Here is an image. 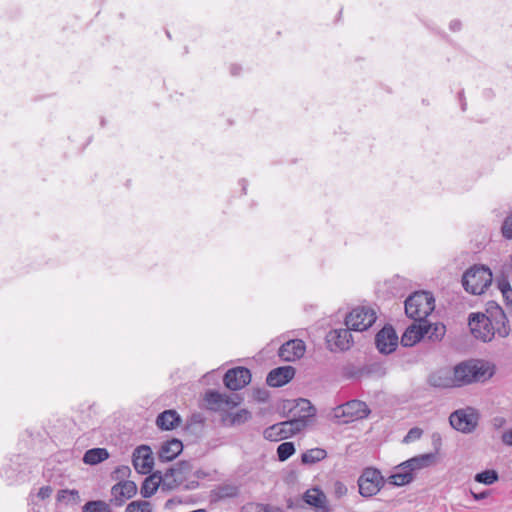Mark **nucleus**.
Wrapping results in <instances>:
<instances>
[{
	"label": "nucleus",
	"instance_id": "nucleus-1",
	"mask_svg": "<svg viewBox=\"0 0 512 512\" xmlns=\"http://www.w3.org/2000/svg\"><path fill=\"white\" fill-rule=\"evenodd\" d=\"M435 308V299L430 292L418 291L405 301V313L414 320L426 321Z\"/></svg>",
	"mask_w": 512,
	"mask_h": 512
},
{
	"label": "nucleus",
	"instance_id": "nucleus-2",
	"mask_svg": "<svg viewBox=\"0 0 512 512\" xmlns=\"http://www.w3.org/2000/svg\"><path fill=\"white\" fill-rule=\"evenodd\" d=\"M492 272L484 265H474L462 277L464 289L473 294L481 295L492 283Z\"/></svg>",
	"mask_w": 512,
	"mask_h": 512
},
{
	"label": "nucleus",
	"instance_id": "nucleus-3",
	"mask_svg": "<svg viewBox=\"0 0 512 512\" xmlns=\"http://www.w3.org/2000/svg\"><path fill=\"white\" fill-rule=\"evenodd\" d=\"M458 386H464L473 382L483 381L492 376L489 367L480 361L469 360L459 363L454 367Z\"/></svg>",
	"mask_w": 512,
	"mask_h": 512
},
{
	"label": "nucleus",
	"instance_id": "nucleus-4",
	"mask_svg": "<svg viewBox=\"0 0 512 512\" xmlns=\"http://www.w3.org/2000/svg\"><path fill=\"white\" fill-rule=\"evenodd\" d=\"M307 425L305 419L295 417L268 427L264 431V437L270 441H279L301 432Z\"/></svg>",
	"mask_w": 512,
	"mask_h": 512
},
{
	"label": "nucleus",
	"instance_id": "nucleus-5",
	"mask_svg": "<svg viewBox=\"0 0 512 512\" xmlns=\"http://www.w3.org/2000/svg\"><path fill=\"white\" fill-rule=\"evenodd\" d=\"M377 316L374 309L359 306L354 309L346 316V326L353 330L362 332L370 328L376 321Z\"/></svg>",
	"mask_w": 512,
	"mask_h": 512
},
{
	"label": "nucleus",
	"instance_id": "nucleus-6",
	"mask_svg": "<svg viewBox=\"0 0 512 512\" xmlns=\"http://www.w3.org/2000/svg\"><path fill=\"white\" fill-rule=\"evenodd\" d=\"M479 415L472 407L458 409L449 416L450 425L457 431L468 434L478 425Z\"/></svg>",
	"mask_w": 512,
	"mask_h": 512
},
{
	"label": "nucleus",
	"instance_id": "nucleus-7",
	"mask_svg": "<svg viewBox=\"0 0 512 512\" xmlns=\"http://www.w3.org/2000/svg\"><path fill=\"white\" fill-rule=\"evenodd\" d=\"M359 493L363 497L376 495L384 485V478L376 468H365L358 478Z\"/></svg>",
	"mask_w": 512,
	"mask_h": 512
},
{
	"label": "nucleus",
	"instance_id": "nucleus-8",
	"mask_svg": "<svg viewBox=\"0 0 512 512\" xmlns=\"http://www.w3.org/2000/svg\"><path fill=\"white\" fill-rule=\"evenodd\" d=\"M469 327L473 336L483 342L491 341L495 336L493 326L487 314H473L469 318Z\"/></svg>",
	"mask_w": 512,
	"mask_h": 512
},
{
	"label": "nucleus",
	"instance_id": "nucleus-9",
	"mask_svg": "<svg viewBox=\"0 0 512 512\" xmlns=\"http://www.w3.org/2000/svg\"><path fill=\"white\" fill-rule=\"evenodd\" d=\"M368 414V406L365 402L359 400L349 401L335 409V416L343 417L344 422H351L357 419H362L367 417Z\"/></svg>",
	"mask_w": 512,
	"mask_h": 512
},
{
	"label": "nucleus",
	"instance_id": "nucleus-10",
	"mask_svg": "<svg viewBox=\"0 0 512 512\" xmlns=\"http://www.w3.org/2000/svg\"><path fill=\"white\" fill-rule=\"evenodd\" d=\"M205 401L208 409L213 411H224L237 406L241 399L237 395H226L216 391L206 393Z\"/></svg>",
	"mask_w": 512,
	"mask_h": 512
},
{
	"label": "nucleus",
	"instance_id": "nucleus-11",
	"mask_svg": "<svg viewBox=\"0 0 512 512\" xmlns=\"http://www.w3.org/2000/svg\"><path fill=\"white\" fill-rule=\"evenodd\" d=\"M136 493L137 486L133 481H120L111 488L110 502L115 506H122L127 500L134 497Z\"/></svg>",
	"mask_w": 512,
	"mask_h": 512
},
{
	"label": "nucleus",
	"instance_id": "nucleus-12",
	"mask_svg": "<svg viewBox=\"0 0 512 512\" xmlns=\"http://www.w3.org/2000/svg\"><path fill=\"white\" fill-rule=\"evenodd\" d=\"M133 466L140 474H148L152 471L154 458L152 450L147 445L137 447L133 452Z\"/></svg>",
	"mask_w": 512,
	"mask_h": 512
},
{
	"label": "nucleus",
	"instance_id": "nucleus-13",
	"mask_svg": "<svg viewBox=\"0 0 512 512\" xmlns=\"http://www.w3.org/2000/svg\"><path fill=\"white\" fill-rule=\"evenodd\" d=\"M251 381V373L247 368L236 367L228 370L224 375L225 386L237 391L248 385Z\"/></svg>",
	"mask_w": 512,
	"mask_h": 512
},
{
	"label": "nucleus",
	"instance_id": "nucleus-14",
	"mask_svg": "<svg viewBox=\"0 0 512 512\" xmlns=\"http://www.w3.org/2000/svg\"><path fill=\"white\" fill-rule=\"evenodd\" d=\"M487 316L493 326L495 334L503 338L509 335L510 329L507 325V317L500 306L491 303L487 308Z\"/></svg>",
	"mask_w": 512,
	"mask_h": 512
},
{
	"label": "nucleus",
	"instance_id": "nucleus-15",
	"mask_svg": "<svg viewBox=\"0 0 512 512\" xmlns=\"http://www.w3.org/2000/svg\"><path fill=\"white\" fill-rule=\"evenodd\" d=\"M350 330L347 327V329L341 328L330 331L326 337L329 349L331 351L348 350L353 343Z\"/></svg>",
	"mask_w": 512,
	"mask_h": 512
},
{
	"label": "nucleus",
	"instance_id": "nucleus-16",
	"mask_svg": "<svg viewBox=\"0 0 512 512\" xmlns=\"http://www.w3.org/2000/svg\"><path fill=\"white\" fill-rule=\"evenodd\" d=\"M376 346L383 354L393 352L398 345V336L391 326H385L376 335Z\"/></svg>",
	"mask_w": 512,
	"mask_h": 512
},
{
	"label": "nucleus",
	"instance_id": "nucleus-17",
	"mask_svg": "<svg viewBox=\"0 0 512 512\" xmlns=\"http://www.w3.org/2000/svg\"><path fill=\"white\" fill-rule=\"evenodd\" d=\"M191 471L189 462H181L167 470L163 476V486L172 489L182 483L187 473Z\"/></svg>",
	"mask_w": 512,
	"mask_h": 512
},
{
	"label": "nucleus",
	"instance_id": "nucleus-18",
	"mask_svg": "<svg viewBox=\"0 0 512 512\" xmlns=\"http://www.w3.org/2000/svg\"><path fill=\"white\" fill-rule=\"evenodd\" d=\"M306 347L302 340L295 339L284 343L279 349V357L287 362L300 359L305 353Z\"/></svg>",
	"mask_w": 512,
	"mask_h": 512
},
{
	"label": "nucleus",
	"instance_id": "nucleus-19",
	"mask_svg": "<svg viewBox=\"0 0 512 512\" xmlns=\"http://www.w3.org/2000/svg\"><path fill=\"white\" fill-rule=\"evenodd\" d=\"M295 374L292 366H283L273 369L269 372L266 382L271 387H281L288 383Z\"/></svg>",
	"mask_w": 512,
	"mask_h": 512
},
{
	"label": "nucleus",
	"instance_id": "nucleus-20",
	"mask_svg": "<svg viewBox=\"0 0 512 512\" xmlns=\"http://www.w3.org/2000/svg\"><path fill=\"white\" fill-rule=\"evenodd\" d=\"M425 321L415 320L402 335L401 342L404 346H413L424 339L427 333Z\"/></svg>",
	"mask_w": 512,
	"mask_h": 512
},
{
	"label": "nucleus",
	"instance_id": "nucleus-21",
	"mask_svg": "<svg viewBox=\"0 0 512 512\" xmlns=\"http://www.w3.org/2000/svg\"><path fill=\"white\" fill-rule=\"evenodd\" d=\"M303 500L318 511L331 512L325 493L318 488L308 489L303 495Z\"/></svg>",
	"mask_w": 512,
	"mask_h": 512
},
{
	"label": "nucleus",
	"instance_id": "nucleus-22",
	"mask_svg": "<svg viewBox=\"0 0 512 512\" xmlns=\"http://www.w3.org/2000/svg\"><path fill=\"white\" fill-rule=\"evenodd\" d=\"M429 382L432 386L439 388L459 387L458 382L456 381L454 368H445L433 373L429 377Z\"/></svg>",
	"mask_w": 512,
	"mask_h": 512
},
{
	"label": "nucleus",
	"instance_id": "nucleus-23",
	"mask_svg": "<svg viewBox=\"0 0 512 512\" xmlns=\"http://www.w3.org/2000/svg\"><path fill=\"white\" fill-rule=\"evenodd\" d=\"M183 450V444L180 440L173 438L161 444L158 451V457L162 462L174 460Z\"/></svg>",
	"mask_w": 512,
	"mask_h": 512
},
{
	"label": "nucleus",
	"instance_id": "nucleus-24",
	"mask_svg": "<svg viewBox=\"0 0 512 512\" xmlns=\"http://www.w3.org/2000/svg\"><path fill=\"white\" fill-rule=\"evenodd\" d=\"M414 478V474L401 463L395 467L393 474L389 477V483L395 486H404L412 482Z\"/></svg>",
	"mask_w": 512,
	"mask_h": 512
},
{
	"label": "nucleus",
	"instance_id": "nucleus-25",
	"mask_svg": "<svg viewBox=\"0 0 512 512\" xmlns=\"http://www.w3.org/2000/svg\"><path fill=\"white\" fill-rule=\"evenodd\" d=\"M180 421V416L175 410H166L158 415L156 424L162 430H172L179 425Z\"/></svg>",
	"mask_w": 512,
	"mask_h": 512
},
{
	"label": "nucleus",
	"instance_id": "nucleus-26",
	"mask_svg": "<svg viewBox=\"0 0 512 512\" xmlns=\"http://www.w3.org/2000/svg\"><path fill=\"white\" fill-rule=\"evenodd\" d=\"M433 460L434 455L429 453L415 456L403 462L402 464H404L410 470V472L415 475L417 471L430 466Z\"/></svg>",
	"mask_w": 512,
	"mask_h": 512
},
{
	"label": "nucleus",
	"instance_id": "nucleus-27",
	"mask_svg": "<svg viewBox=\"0 0 512 512\" xmlns=\"http://www.w3.org/2000/svg\"><path fill=\"white\" fill-rule=\"evenodd\" d=\"M163 485V476L154 473L150 476H148L140 489V493L144 498L151 497L158 489L159 485Z\"/></svg>",
	"mask_w": 512,
	"mask_h": 512
},
{
	"label": "nucleus",
	"instance_id": "nucleus-28",
	"mask_svg": "<svg viewBox=\"0 0 512 512\" xmlns=\"http://www.w3.org/2000/svg\"><path fill=\"white\" fill-rule=\"evenodd\" d=\"M109 453L105 448H93L85 452L83 462L89 465H96L108 459Z\"/></svg>",
	"mask_w": 512,
	"mask_h": 512
},
{
	"label": "nucleus",
	"instance_id": "nucleus-29",
	"mask_svg": "<svg viewBox=\"0 0 512 512\" xmlns=\"http://www.w3.org/2000/svg\"><path fill=\"white\" fill-rule=\"evenodd\" d=\"M251 418V413L246 409H241L235 413L227 414L223 418L225 424L235 426L246 423Z\"/></svg>",
	"mask_w": 512,
	"mask_h": 512
},
{
	"label": "nucleus",
	"instance_id": "nucleus-30",
	"mask_svg": "<svg viewBox=\"0 0 512 512\" xmlns=\"http://www.w3.org/2000/svg\"><path fill=\"white\" fill-rule=\"evenodd\" d=\"M295 408L299 413H302L298 416V418L305 419L307 423L310 421L312 417H314L316 413V409L311 405L310 401L307 399H299L296 403Z\"/></svg>",
	"mask_w": 512,
	"mask_h": 512
},
{
	"label": "nucleus",
	"instance_id": "nucleus-31",
	"mask_svg": "<svg viewBox=\"0 0 512 512\" xmlns=\"http://www.w3.org/2000/svg\"><path fill=\"white\" fill-rule=\"evenodd\" d=\"M327 452L322 448H313L302 454L301 460L304 464H314L326 458Z\"/></svg>",
	"mask_w": 512,
	"mask_h": 512
},
{
	"label": "nucleus",
	"instance_id": "nucleus-32",
	"mask_svg": "<svg viewBox=\"0 0 512 512\" xmlns=\"http://www.w3.org/2000/svg\"><path fill=\"white\" fill-rule=\"evenodd\" d=\"M425 330H427L425 338L432 341H438L442 339L445 334V326L442 324H431L427 320L425 321Z\"/></svg>",
	"mask_w": 512,
	"mask_h": 512
},
{
	"label": "nucleus",
	"instance_id": "nucleus-33",
	"mask_svg": "<svg viewBox=\"0 0 512 512\" xmlns=\"http://www.w3.org/2000/svg\"><path fill=\"white\" fill-rule=\"evenodd\" d=\"M498 478L499 476L497 471L491 469L477 473L474 477V480L481 484L492 485L498 480Z\"/></svg>",
	"mask_w": 512,
	"mask_h": 512
},
{
	"label": "nucleus",
	"instance_id": "nucleus-34",
	"mask_svg": "<svg viewBox=\"0 0 512 512\" xmlns=\"http://www.w3.org/2000/svg\"><path fill=\"white\" fill-rule=\"evenodd\" d=\"M82 510L83 512H112L110 505L102 500L89 501Z\"/></svg>",
	"mask_w": 512,
	"mask_h": 512
},
{
	"label": "nucleus",
	"instance_id": "nucleus-35",
	"mask_svg": "<svg viewBox=\"0 0 512 512\" xmlns=\"http://www.w3.org/2000/svg\"><path fill=\"white\" fill-rule=\"evenodd\" d=\"M124 512H153L152 504L145 500L130 502Z\"/></svg>",
	"mask_w": 512,
	"mask_h": 512
},
{
	"label": "nucleus",
	"instance_id": "nucleus-36",
	"mask_svg": "<svg viewBox=\"0 0 512 512\" xmlns=\"http://www.w3.org/2000/svg\"><path fill=\"white\" fill-rule=\"evenodd\" d=\"M295 452V447L292 442L281 443L277 448V455L280 461L287 460Z\"/></svg>",
	"mask_w": 512,
	"mask_h": 512
},
{
	"label": "nucleus",
	"instance_id": "nucleus-37",
	"mask_svg": "<svg viewBox=\"0 0 512 512\" xmlns=\"http://www.w3.org/2000/svg\"><path fill=\"white\" fill-rule=\"evenodd\" d=\"M59 499L77 502L80 496L77 490H61L59 492Z\"/></svg>",
	"mask_w": 512,
	"mask_h": 512
},
{
	"label": "nucleus",
	"instance_id": "nucleus-38",
	"mask_svg": "<svg viewBox=\"0 0 512 512\" xmlns=\"http://www.w3.org/2000/svg\"><path fill=\"white\" fill-rule=\"evenodd\" d=\"M348 492L347 486L341 481H336L333 484V493L334 496L338 499L344 497Z\"/></svg>",
	"mask_w": 512,
	"mask_h": 512
},
{
	"label": "nucleus",
	"instance_id": "nucleus-39",
	"mask_svg": "<svg viewBox=\"0 0 512 512\" xmlns=\"http://www.w3.org/2000/svg\"><path fill=\"white\" fill-rule=\"evenodd\" d=\"M422 433H423L422 429H420L418 427H414L409 430L407 435L404 437L403 442L410 443L415 440H418L422 436Z\"/></svg>",
	"mask_w": 512,
	"mask_h": 512
},
{
	"label": "nucleus",
	"instance_id": "nucleus-40",
	"mask_svg": "<svg viewBox=\"0 0 512 512\" xmlns=\"http://www.w3.org/2000/svg\"><path fill=\"white\" fill-rule=\"evenodd\" d=\"M502 234L506 239H512V214L505 219L502 225Z\"/></svg>",
	"mask_w": 512,
	"mask_h": 512
},
{
	"label": "nucleus",
	"instance_id": "nucleus-41",
	"mask_svg": "<svg viewBox=\"0 0 512 512\" xmlns=\"http://www.w3.org/2000/svg\"><path fill=\"white\" fill-rule=\"evenodd\" d=\"M499 288L503 294V297L508 301L512 302V288L508 282L499 283Z\"/></svg>",
	"mask_w": 512,
	"mask_h": 512
},
{
	"label": "nucleus",
	"instance_id": "nucleus-42",
	"mask_svg": "<svg viewBox=\"0 0 512 512\" xmlns=\"http://www.w3.org/2000/svg\"><path fill=\"white\" fill-rule=\"evenodd\" d=\"M248 512H252V511H248ZM253 512H281V510L278 508H275V507H271L269 505H257L254 508Z\"/></svg>",
	"mask_w": 512,
	"mask_h": 512
},
{
	"label": "nucleus",
	"instance_id": "nucleus-43",
	"mask_svg": "<svg viewBox=\"0 0 512 512\" xmlns=\"http://www.w3.org/2000/svg\"><path fill=\"white\" fill-rule=\"evenodd\" d=\"M52 494V489L50 486H43L38 491V497L41 499L49 498Z\"/></svg>",
	"mask_w": 512,
	"mask_h": 512
},
{
	"label": "nucleus",
	"instance_id": "nucleus-44",
	"mask_svg": "<svg viewBox=\"0 0 512 512\" xmlns=\"http://www.w3.org/2000/svg\"><path fill=\"white\" fill-rule=\"evenodd\" d=\"M502 442L507 446H512V429L503 433Z\"/></svg>",
	"mask_w": 512,
	"mask_h": 512
},
{
	"label": "nucleus",
	"instance_id": "nucleus-45",
	"mask_svg": "<svg viewBox=\"0 0 512 512\" xmlns=\"http://www.w3.org/2000/svg\"><path fill=\"white\" fill-rule=\"evenodd\" d=\"M471 494H472V497L475 500H482V499H484V498H486L488 496V492L487 491H484V492H481V493L471 492Z\"/></svg>",
	"mask_w": 512,
	"mask_h": 512
},
{
	"label": "nucleus",
	"instance_id": "nucleus-46",
	"mask_svg": "<svg viewBox=\"0 0 512 512\" xmlns=\"http://www.w3.org/2000/svg\"><path fill=\"white\" fill-rule=\"evenodd\" d=\"M461 27V23L458 20H454L450 23V29L453 31H458Z\"/></svg>",
	"mask_w": 512,
	"mask_h": 512
},
{
	"label": "nucleus",
	"instance_id": "nucleus-47",
	"mask_svg": "<svg viewBox=\"0 0 512 512\" xmlns=\"http://www.w3.org/2000/svg\"><path fill=\"white\" fill-rule=\"evenodd\" d=\"M494 423L496 426H502L504 423H505V419L500 417V418H495L494 419Z\"/></svg>",
	"mask_w": 512,
	"mask_h": 512
},
{
	"label": "nucleus",
	"instance_id": "nucleus-48",
	"mask_svg": "<svg viewBox=\"0 0 512 512\" xmlns=\"http://www.w3.org/2000/svg\"><path fill=\"white\" fill-rule=\"evenodd\" d=\"M239 70H240V68H239L238 66H236V65H233V66L231 67V73H232L233 75H237V74L239 73Z\"/></svg>",
	"mask_w": 512,
	"mask_h": 512
},
{
	"label": "nucleus",
	"instance_id": "nucleus-49",
	"mask_svg": "<svg viewBox=\"0 0 512 512\" xmlns=\"http://www.w3.org/2000/svg\"><path fill=\"white\" fill-rule=\"evenodd\" d=\"M119 471H120V472H122V473H123V475H124L126 472H129V471H130V469H129V467L124 466V467H122L121 469H119Z\"/></svg>",
	"mask_w": 512,
	"mask_h": 512
},
{
	"label": "nucleus",
	"instance_id": "nucleus-50",
	"mask_svg": "<svg viewBox=\"0 0 512 512\" xmlns=\"http://www.w3.org/2000/svg\"><path fill=\"white\" fill-rule=\"evenodd\" d=\"M235 493L234 492H231V493H228V492H224L221 494V496H231V495H234Z\"/></svg>",
	"mask_w": 512,
	"mask_h": 512
},
{
	"label": "nucleus",
	"instance_id": "nucleus-51",
	"mask_svg": "<svg viewBox=\"0 0 512 512\" xmlns=\"http://www.w3.org/2000/svg\"><path fill=\"white\" fill-rule=\"evenodd\" d=\"M5 476L8 480H11L12 479V475H9L8 474V471H5Z\"/></svg>",
	"mask_w": 512,
	"mask_h": 512
},
{
	"label": "nucleus",
	"instance_id": "nucleus-52",
	"mask_svg": "<svg viewBox=\"0 0 512 512\" xmlns=\"http://www.w3.org/2000/svg\"><path fill=\"white\" fill-rule=\"evenodd\" d=\"M465 103L462 104V110H465Z\"/></svg>",
	"mask_w": 512,
	"mask_h": 512
}]
</instances>
